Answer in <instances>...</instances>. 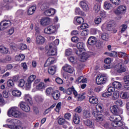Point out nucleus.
Instances as JSON below:
<instances>
[{
    "mask_svg": "<svg viewBox=\"0 0 129 129\" xmlns=\"http://www.w3.org/2000/svg\"><path fill=\"white\" fill-rule=\"evenodd\" d=\"M109 119L112 121L111 123L112 126H114V127H118L123 125V122L120 121L122 119L121 116L119 115L118 114L111 116Z\"/></svg>",
    "mask_w": 129,
    "mask_h": 129,
    "instance_id": "obj_1",
    "label": "nucleus"
},
{
    "mask_svg": "<svg viewBox=\"0 0 129 129\" xmlns=\"http://www.w3.org/2000/svg\"><path fill=\"white\" fill-rule=\"evenodd\" d=\"M9 117H15L16 118H21L22 117V112L19 110V108L17 107H12L8 110L7 113Z\"/></svg>",
    "mask_w": 129,
    "mask_h": 129,
    "instance_id": "obj_2",
    "label": "nucleus"
},
{
    "mask_svg": "<svg viewBox=\"0 0 129 129\" xmlns=\"http://www.w3.org/2000/svg\"><path fill=\"white\" fill-rule=\"evenodd\" d=\"M59 41L58 39H56L53 44L50 43L49 46V50L48 51V53L49 55H50L51 56H54L57 54V49L56 48V46H57V45H59Z\"/></svg>",
    "mask_w": 129,
    "mask_h": 129,
    "instance_id": "obj_3",
    "label": "nucleus"
},
{
    "mask_svg": "<svg viewBox=\"0 0 129 129\" xmlns=\"http://www.w3.org/2000/svg\"><path fill=\"white\" fill-rule=\"evenodd\" d=\"M117 28L116 27H113V24L104 23L102 26V31H108L110 32L112 31L113 33H116L117 32Z\"/></svg>",
    "mask_w": 129,
    "mask_h": 129,
    "instance_id": "obj_4",
    "label": "nucleus"
},
{
    "mask_svg": "<svg viewBox=\"0 0 129 129\" xmlns=\"http://www.w3.org/2000/svg\"><path fill=\"white\" fill-rule=\"evenodd\" d=\"M107 80V75L105 74L99 75L97 76L96 79V82L98 85L100 84H103L105 83V82Z\"/></svg>",
    "mask_w": 129,
    "mask_h": 129,
    "instance_id": "obj_5",
    "label": "nucleus"
},
{
    "mask_svg": "<svg viewBox=\"0 0 129 129\" xmlns=\"http://www.w3.org/2000/svg\"><path fill=\"white\" fill-rule=\"evenodd\" d=\"M59 27H60V25H59L56 26H48L44 29V33L45 34H48L49 35L51 34H55V33H56V31H57V29H58Z\"/></svg>",
    "mask_w": 129,
    "mask_h": 129,
    "instance_id": "obj_6",
    "label": "nucleus"
},
{
    "mask_svg": "<svg viewBox=\"0 0 129 129\" xmlns=\"http://www.w3.org/2000/svg\"><path fill=\"white\" fill-rule=\"evenodd\" d=\"M36 76L32 75L28 77L26 83L25 84V86L26 87L27 90H29L31 89V86H32V83H33V81L36 79Z\"/></svg>",
    "mask_w": 129,
    "mask_h": 129,
    "instance_id": "obj_7",
    "label": "nucleus"
},
{
    "mask_svg": "<svg viewBox=\"0 0 129 129\" xmlns=\"http://www.w3.org/2000/svg\"><path fill=\"white\" fill-rule=\"evenodd\" d=\"M11 21L5 20L0 23V31H4L11 26Z\"/></svg>",
    "mask_w": 129,
    "mask_h": 129,
    "instance_id": "obj_8",
    "label": "nucleus"
},
{
    "mask_svg": "<svg viewBox=\"0 0 129 129\" xmlns=\"http://www.w3.org/2000/svg\"><path fill=\"white\" fill-rule=\"evenodd\" d=\"M125 11H126V7L123 6H120L116 10L114 11V13L115 15H122L125 13Z\"/></svg>",
    "mask_w": 129,
    "mask_h": 129,
    "instance_id": "obj_9",
    "label": "nucleus"
},
{
    "mask_svg": "<svg viewBox=\"0 0 129 129\" xmlns=\"http://www.w3.org/2000/svg\"><path fill=\"white\" fill-rule=\"evenodd\" d=\"M84 46H85V45L83 43L79 42L77 44V48L79 49V50L76 52L77 55H81L82 52L85 51Z\"/></svg>",
    "mask_w": 129,
    "mask_h": 129,
    "instance_id": "obj_10",
    "label": "nucleus"
},
{
    "mask_svg": "<svg viewBox=\"0 0 129 129\" xmlns=\"http://www.w3.org/2000/svg\"><path fill=\"white\" fill-rule=\"evenodd\" d=\"M80 6L84 12H88L89 11V7L88 3L85 0L82 1L80 2Z\"/></svg>",
    "mask_w": 129,
    "mask_h": 129,
    "instance_id": "obj_11",
    "label": "nucleus"
},
{
    "mask_svg": "<svg viewBox=\"0 0 129 129\" xmlns=\"http://www.w3.org/2000/svg\"><path fill=\"white\" fill-rule=\"evenodd\" d=\"M113 91H115V88L114 87H109L108 88V92L103 93L102 94V96L103 97H109V96H111L112 95V94L111 92H113Z\"/></svg>",
    "mask_w": 129,
    "mask_h": 129,
    "instance_id": "obj_12",
    "label": "nucleus"
},
{
    "mask_svg": "<svg viewBox=\"0 0 129 129\" xmlns=\"http://www.w3.org/2000/svg\"><path fill=\"white\" fill-rule=\"evenodd\" d=\"M20 108L25 111V112H29L31 110V108L28 104L25 102H21L20 104Z\"/></svg>",
    "mask_w": 129,
    "mask_h": 129,
    "instance_id": "obj_13",
    "label": "nucleus"
},
{
    "mask_svg": "<svg viewBox=\"0 0 129 129\" xmlns=\"http://www.w3.org/2000/svg\"><path fill=\"white\" fill-rule=\"evenodd\" d=\"M115 68L116 70H117V72H118L119 73L125 72V68H124L123 64H122V63L121 62L117 64L115 66Z\"/></svg>",
    "mask_w": 129,
    "mask_h": 129,
    "instance_id": "obj_14",
    "label": "nucleus"
},
{
    "mask_svg": "<svg viewBox=\"0 0 129 129\" xmlns=\"http://www.w3.org/2000/svg\"><path fill=\"white\" fill-rule=\"evenodd\" d=\"M78 56H80L81 58V61L82 62H84V61H86L87 59L89 57V54L88 52H86V50L84 51H82L80 55H78Z\"/></svg>",
    "mask_w": 129,
    "mask_h": 129,
    "instance_id": "obj_15",
    "label": "nucleus"
},
{
    "mask_svg": "<svg viewBox=\"0 0 129 129\" xmlns=\"http://www.w3.org/2000/svg\"><path fill=\"white\" fill-rule=\"evenodd\" d=\"M74 95L75 98H77L78 100H79V101H82L83 99H85V96H84V93L79 94L77 91H75L74 92Z\"/></svg>",
    "mask_w": 129,
    "mask_h": 129,
    "instance_id": "obj_16",
    "label": "nucleus"
},
{
    "mask_svg": "<svg viewBox=\"0 0 129 129\" xmlns=\"http://www.w3.org/2000/svg\"><path fill=\"white\" fill-rule=\"evenodd\" d=\"M45 37L39 35L37 36L36 38V44L37 45H43L45 43Z\"/></svg>",
    "mask_w": 129,
    "mask_h": 129,
    "instance_id": "obj_17",
    "label": "nucleus"
},
{
    "mask_svg": "<svg viewBox=\"0 0 129 129\" xmlns=\"http://www.w3.org/2000/svg\"><path fill=\"white\" fill-rule=\"evenodd\" d=\"M40 5H41L40 9L41 11H45L49 7V4L47 3V0H42L40 2Z\"/></svg>",
    "mask_w": 129,
    "mask_h": 129,
    "instance_id": "obj_18",
    "label": "nucleus"
},
{
    "mask_svg": "<svg viewBox=\"0 0 129 129\" xmlns=\"http://www.w3.org/2000/svg\"><path fill=\"white\" fill-rule=\"evenodd\" d=\"M50 22H51V19L47 17H44L40 21V23L42 26H48L50 24Z\"/></svg>",
    "mask_w": 129,
    "mask_h": 129,
    "instance_id": "obj_19",
    "label": "nucleus"
},
{
    "mask_svg": "<svg viewBox=\"0 0 129 129\" xmlns=\"http://www.w3.org/2000/svg\"><path fill=\"white\" fill-rule=\"evenodd\" d=\"M96 37L94 36H90L88 40V44L90 46H94L95 45V43H96Z\"/></svg>",
    "mask_w": 129,
    "mask_h": 129,
    "instance_id": "obj_20",
    "label": "nucleus"
},
{
    "mask_svg": "<svg viewBox=\"0 0 129 129\" xmlns=\"http://www.w3.org/2000/svg\"><path fill=\"white\" fill-rule=\"evenodd\" d=\"M110 110L114 115L118 114V107L116 105L112 106L110 108Z\"/></svg>",
    "mask_w": 129,
    "mask_h": 129,
    "instance_id": "obj_21",
    "label": "nucleus"
},
{
    "mask_svg": "<svg viewBox=\"0 0 129 129\" xmlns=\"http://www.w3.org/2000/svg\"><path fill=\"white\" fill-rule=\"evenodd\" d=\"M55 13H56V10L52 8L47 10L44 12L45 15H46V16H53V15H55Z\"/></svg>",
    "mask_w": 129,
    "mask_h": 129,
    "instance_id": "obj_22",
    "label": "nucleus"
},
{
    "mask_svg": "<svg viewBox=\"0 0 129 129\" xmlns=\"http://www.w3.org/2000/svg\"><path fill=\"white\" fill-rule=\"evenodd\" d=\"M56 70H57V67L56 66H53L50 67L48 69V72L49 74L51 75H54L56 73Z\"/></svg>",
    "mask_w": 129,
    "mask_h": 129,
    "instance_id": "obj_23",
    "label": "nucleus"
},
{
    "mask_svg": "<svg viewBox=\"0 0 129 129\" xmlns=\"http://www.w3.org/2000/svg\"><path fill=\"white\" fill-rule=\"evenodd\" d=\"M0 53L2 54H9L10 53V51L9 48L4 46L3 45L0 46Z\"/></svg>",
    "mask_w": 129,
    "mask_h": 129,
    "instance_id": "obj_24",
    "label": "nucleus"
},
{
    "mask_svg": "<svg viewBox=\"0 0 129 129\" xmlns=\"http://www.w3.org/2000/svg\"><path fill=\"white\" fill-rule=\"evenodd\" d=\"M55 62H56L55 58L49 57L46 61L45 65H46V66H49V65H51V64H54Z\"/></svg>",
    "mask_w": 129,
    "mask_h": 129,
    "instance_id": "obj_25",
    "label": "nucleus"
},
{
    "mask_svg": "<svg viewBox=\"0 0 129 129\" xmlns=\"http://www.w3.org/2000/svg\"><path fill=\"white\" fill-rule=\"evenodd\" d=\"M89 101L90 103L93 104H97L98 103V99L95 96H92L89 97Z\"/></svg>",
    "mask_w": 129,
    "mask_h": 129,
    "instance_id": "obj_26",
    "label": "nucleus"
},
{
    "mask_svg": "<svg viewBox=\"0 0 129 129\" xmlns=\"http://www.w3.org/2000/svg\"><path fill=\"white\" fill-rule=\"evenodd\" d=\"M12 94L13 96L15 97H20L21 95H22V92L20 91V90L16 89L13 90L12 92Z\"/></svg>",
    "mask_w": 129,
    "mask_h": 129,
    "instance_id": "obj_27",
    "label": "nucleus"
},
{
    "mask_svg": "<svg viewBox=\"0 0 129 129\" xmlns=\"http://www.w3.org/2000/svg\"><path fill=\"white\" fill-rule=\"evenodd\" d=\"M84 123L85 125L89 126V127H93L94 126V123L92 122V120L90 119H87L84 121Z\"/></svg>",
    "mask_w": 129,
    "mask_h": 129,
    "instance_id": "obj_28",
    "label": "nucleus"
},
{
    "mask_svg": "<svg viewBox=\"0 0 129 129\" xmlns=\"http://www.w3.org/2000/svg\"><path fill=\"white\" fill-rule=\"evenodd\" d=\"M24 99L27 102L30 103V104H33V100H32V97L29 94H26L24 96Z\"/></svg>",
    "mask_w": 129,
    "mask_h": 129,
    "instance_id": "obj_29",
    "label": "nucleus"
},
{
    "mask_svg": "<svg viewBox=\"0 0 129 129\" xmlns=\"http://www.w3.org/2000/svg\"><path fill=\"white\" fill-rule=\"evenodd\" d=\"M104 10L106 11H109V10H111L112 9V5L107 2L104 3L103 6Z\"/></svg>",
    "mask_w": 129,
    "mask_h": 129,
    "instance_id": "obj_30",
    "label": "nucleus"
},
{
    "mask_svg": "<svg viewBox=\"0 0 129 129\" xmlns=\"http://www.w3.org/2000/svg\"><path fill=\"white\" fill-rule=\"evenodd\" d=\"M7 123H12V124H15V123H20L21 121L16 119H8L6 120Z\"/></svg>",
    "mask_w": 129,
    "mask_h": 129,
    "instance_id": "obj_31",
    "label": "nucleus"
},
{
    "mask_svg": "<svg viewBox=\"0 0 129 129\" xmlns=\"http://www.w3.org/2000/svg\"><path fill=\"white\" fill-rule=\"evenodd\" d=\"M35 11H36V6H31L29 8L27 14L29 16H31L35 13Z\"/></svg>",
    "mask_w": 129,
    "mask_h": 129,
    "instance_id": "obj_32",
    "label": "nucleus"
},
{
    "mask_svg": "<svg viewBox=\"0 0 129 129\" xmlns=\"http://www.w3.org/2000/svg\"><path fill=\"white\" fill-rule=\"evenodd\" d=\"M83 115L84 118H89L90 117V112L88 110H84L83 111Z\"/></svg>",
    "mask_w": 129,
    "mask_h": 129,
    "instance_id": "obj_33",
    "label": "nucleus"
},
{
    "mask_svg": "<svg viewBox=\"0 0 129 129\" xmlns=\"http://www.w3.org/2000/svg\"><path fill=\"white\" fill-rule=\"evenodd\" d=\"M120 97L122 99H128L129 98L128 93L125 92H121L120 93Z\"/></svg>",
    "mask_w": 129,
    "mask_h": 129,
    "instance_id": "obj_34",
    "label": "nucleus"
},
{
    "mask_svg": "<svg viewBox=\"0 0 129 129\" xmlns=\"http://www.w3.org/2000/svg\"><path fill=\"white\" fill-rule=\"evenodd\" d=\"M76 82H77V83H85V82H87V79H84L83 76H81L78 78L76 80Z\"/></svg>",
    "mask_w": 129,
    "mask_h": 129,
    "instance_id": "obj_35",
    "label": "nucleus"
},
{
    "mask_svg": "<svg viewBox=\"0 0 129 129\" xmlns=\"http://www.w3.org/2000/svg\"><path fill=\"white\" fill-rule=\"evenodd\" d=\"M12 129H23V126H22V122L20 123H16L15 124H13Z\"/></svg>",
    "mask_w": 129,
    "mask_h": 129,
    "instance_id": "obj_36",
    "label": "nucleus"
},
{
    "mask_svg": "<svg viewBox=\"0 0 129 129\" xmlns=\"http://www.w3.org/2000/svg\"><path fill=\"white\" fill-rule=\"evenodd\" d=\"M112 86L114 87L115 89V88L116 89H120L121 88V84L117 81H115L112 83Z\"/></svg>",
    "mask_w": 129,
    "mask_h": 129,
    "instance_id": "obj_37",
    "label": "nucleus"
},
{
    "mask_svg": "<svg viewBox=\"0 0 129 129\" xmlns=\"http://www.w3.org/2000/svg\"><path fill=\"white\" fill-rule=\"evenodd\" d=\"M46 86H45V84L44 83H40L38 85H37L36 87L37 90H43Z\"/></svg>",
    "mask_w": 129,
    "mask_h": 129,
    "instance_id": "obj_38",
    "label": "nucleus"
},
{
    "mask_svg": "<svg viewBox=\"0 0 129 129\" xmlns=\"http://www.w3.org/2000/svg\"><path fill=\"white\" fill-rule=\"evenodd\" d=\"M101 37L102 39L103 40V41H108L109 39V35L106 33H103L101 35Z\"/></svg>",
    "mask_w": 129,
    "mask_h": 129,
    "instance_id": "obj_39",
    "label": "nucleus"
},
{
    "mask_svg": "<svg viewBox=\"0 0 129 129\" xmlns=\"http://www.w3.org/2000/svg\"><path fill=\"white\" fill-rule=\"evenodd\" d=\"M54 89L52 88V87H48L46 89V93L48 95H50L52 96L54 95Z\"/></svg>",
    "mask_w": 129,
    "mask_h": 129,
    "instance_id": "obj_40",
    "label": "nucleus"
},
{
    "mask_svg": "<svg viewBox=\"0 0 129 129\" xmlns=\"http://www.w3.org/2000/svg\"><path fill=\"white\" fill-rule=\"evenodd\" d=\"M75 13L76 15H80V16H83V17H85L86 15L84 14L82 11L79 8H77L75 10Z\"/></svg>",
    "mask_w": 129,
    "mask_h": 129,
    "instance_id": "obj_41",
    "label": "nucleus"
},
{
    "mask_svg": "<svg viewBox=\"0 0 129 129\" xmlns=\"http://www.w3.org/2000/svg\"><path fill=\"white\" fill-rule=\"evenodd\" d=\"M52 96L54 100H58L59 97H60V93L59 92V91L54 92Z\"/></svg>",
    "mask_w": 129,
    "mask_h": 129,
    "instance_id": "obj_42",
    "label": "nucleus"
},
{
    "mask_svg": "<svg viewBox=\"0 0 129 129\" xmlns=\"http://www.w3.org/2000/svg\"><path fill=\"white\" fill-rule=\"evenodd\" d=\"M65 67H66L65 71L66 72H68L69 73H71V74L73 73V68H72L71 66L68 64H66Z\"/></svg>",
    "mask_w": 129,
    "mask_h": 129,
    "instance_id": "obj_43",
    "label": "nucleus"
},
{
    "mask_svg": "<svg viewBox=\"0 0 129 129\" xmlns=\"http://www.w3.org/2000/svg\"><path fill=\"white\" fill-rule=\"evenodd\" d=\"M100 5L99 4H95L94 6V8H93V11L94 12V13H95L96 14H97V13H98V12H99L100 11Z\"/></svg>",
    "mask_w": 129,
    "mask_h": 129,
    "instance_id": "obj_44",
    "label": "nucleus"
},
{
    "mask_svg": "<svg viewBox=\"0 0 129 129\" xmlns=\"http://www.w3.org/2000/svg\"><path fill=\"white\" fill-rule=\"evenodd\" d=\"M25 79H21L18 81V86L19 87H24L25 86Z\"/></svg>",
    "mask_w": 129,
    "mask_h": 129,
    "instance_id": "obj_45",
    "label": "nucleus"
},
{
    "mask_svg": "<svg viewBox=\"0 0 129 129\" xmlns=\"http://www.w3.org/2000/svg\"><path fill=\"white\" fill-rule=\"evenodd\" d=\"M75 20H76L77 23L80 25H81L84 23V19L81 17H77L75 18Z\"/></svg>",
    "mask_w": 129,
    "mask_h": 129,
    "instance_id": "obj_46",
    "label": "nucleus"
},
{
    "mask_svg": "<svg viewBox=\"0 0 129 129\" xmlns=\"http://www.w3.org/2000/svg\"><path fill=\"white\" fill-rule=\"evenodd\" d=\"M75 91H76V90H75V89H74V87H72V88H69L67 89L66 93L69 95H70V94H72V92H73V94H74Z\"/></svg>",
    "mask_w": 129,
    "mask_h": 129,
    "instance_id": "obj_47",
    "label": "nucleus"
},
{
    "mask_svg": "<svg viewBox=\"0 0 129 129\" xmlns=\"http://www.w3.org/2000/svg\"><path fill=\"white\" fill-rule=\"evenodd\" d=\"M74 122L76 124H78L79 122H80V118H79V116L77 114H75L74 116Z\"/></svg>",
    "mask_w": 129,
    "mask_h": 129,
    "instance_id": "obj_48",
    "label": "nucleus"
},
{
    "mask_svg": "<svg viewBox=\"0 0 129 129\" xmlns=\"http://www.w3.org/2000/svg\"><path fill=\"white\" fill-rule=\"evenodd\" d=\"M104 118V116H103L101 113H98L97 116L96 117V121H102Z\"/></svg>",
    "mask_w": 129,
    "mask_h": 129,
    "instance_id": "obj_49",
    "label": "nucleus"
},
{
    "mask_svg": "<svg viewBox=\"0 0 129 129\" xmlns=\"http://www.w3.org/2000/svg\"><path fill=\"white\" fill-rule=\"evenodd\" d=\"M16 59L17 61H23V60L25 59V55H24V54H20L16 56Z\"/></svg>",
    "mask_w": 129,
    "mask_h": 129,
    "instance_id": "obj_50",
    "label": "nucleus"
},
{
    "mask_svg": "<svg viewBox=\"0 0 129 129\" xmlns=\"http://www.w3.org/2000/svg\"><path fill=\"white\" fill-rule=\"evenodd\" d=\"M34 98L37 101H43V100H44V97H43V96L42 95H36L34 97Z\"/></svg>",
    "mask_w": 129,
    "mask_h": 129,
    "instance_id": "obj_51",
    "label": "nucleus"
},
{
    "mask_svg": "<svg viewBox=\"0 0 129 129\" xmlns=\"http://www.w3.org/2000/svg\"><path fill=\"white\" fill-rule=\"evenodd\" d=\"M11 69H13V65L8 64L6 66L4 72H2V73H5V72L8 71V70H11Z\"/></svg>",
    "mask_w": 129,
    "mask_h": 129,
    "instance_id": "obj_52",
    "label": "nucleus"
},
{
    "mask_svg": "<svg viewBox=\"0 0 129 129\" xmlns=\"http://www.w3.org/2000/svg\"><path fill=\"white\" fill-rule=\"evenodd\" d=\"M7 85L8 87H14L15 86V84H14V81L13 80H8L7 82Z\"/></svg>",
    "mask_w": 129,
    "mask_h": 129,
    "instance_id": "obj_53",
    "label": "nucleus"
},
{
    "mask_svg": "<svg viewBox=\"0 0 129 129\" xmlns=\"http://www.w3.org/2000/svg\"><path fill=\"white\" fill-rule=\"evenodd\" d=\"M120 33H124L125 30L127 29V25L125 24H122L120 26Z\"/></svg>",
    "mask_w": 129,
    "mask_h": 129,
    "instance_id": "obj_54",
    "label": "nucleus"
},
{
    "mask_svg": "<svg viewBox=\"0 0 129 129\" xmlns=\"http://www.w3.org/2000/svg\"><path fill=\"white\" fill-rule=\"evenodd\" d=\"M96 109L98 112H101L102 111V105L100 104H97L96 105Z\"/></svg>",
    "mask_w": 129,
    "mask_h": 129,
    "instance_id": "obj_55",
    "label": "nucleus"
},
{
    "mask_svg": "<svg viewBox=\"0 0 129 129\" xmlns=\"http://www.w3.org/2000/svg\"><path fill=\"white\" fill-rule=\"evenodd\" d=\"M119 93L118 91H116L113 93V99L116 100L119 97Z\"/></svg>",
    "mask_w": 129,
    "mask_h": 129,
    "instance_id": "obj_56",
    "label": "nucleus"
},
{
    "mask_svg": "<svg viewBox=\"0 0 129 129\" xmlns=\"http://www.w3.org/2000/svg\"><path fill=\"white\" fill-rule=\"evenodd\" d=\"M18 48L19 49H20V50H22V51L24 50H26V49L27 48V45L21 43L19 44Z\"/></svg>",
    "mask_w": 129,
    "mask_h": 129,
    "instance_id": "obj_57",
    "label": "nucleus"
},
{
    "mask_svg": "<svg viewBox=\"0 0 129 129\" xmlns=\"http://www.w3.org/2000/svg\"><path fill=\"white\" fill-rule=\"evenodd\" d=\"M58 123L60 125H63L65 124V119L63 118H60L58 120Z\"/></svg>",
    "mask_w": 129,
    "mask_h": 129,
    "instance_id": "obj_58",
    "label": "nucleus"
},
{
    "mask_svg": "<svg viewBox=\"0 0 129 129\" xmlns=\"http://www.w3.org/2000/svg\"><path fill=\"white\" fill-rule=\"evenodd\" d=\"M95 45H96L97 48H100L102 45V41L97 40Z\"/></svg>",
    "mask_w": 129,
    "mask_h": 129,
    "instance_id": "obj_59",
    "label": "nucleus"
},
{
    "mask_svg": "<svg viewBox=\"0 0 129 129\" xmlns=\"http://www.w3.org/2000/svg\"><path fill=\"white\" fill-rule=\"evenodd\" d=\"M24 14H25V11H24L22 10H19L17 11L16 15V16H23V15H24Z\"/></svg>",
    "mask_w": 129,
    "mask_h": 129,
    "instance_id": "obj_60",
    "label": "nucleus"
},
{
    "mask_svg": "<svg viewBox=\"0 0 129 129\" xmlns=\"http://www.w3.org/2000/svg\"><path fill=\"white\" fill-rule=\"evenodd\" d=\"M94 23L96 25H99L101 23V18L100 17L95 18Z\"/></svg>",
    "mask_w": 129,
    "mask_h": 129,
    "instance_id": "obj_61",
    "label": "nucleus"
},
{
    "mask_svg": "<svg viewBox=\"0 0 129 129\" xmlns=\"http://www.w3.org/2000/svg\"><path fill=\"white\" fill-rule=\"evenodd\" d=\"M10 93H9V92H7L6 91H4L3 92V95L4 97H5V98H8V97H10Z\"/></svg>",
    "mask_w": 129,
    "mask_h": 129,
    "instance_id": "obj_62",
    "label": "nucleus"
},
{
    "mask_svg": "<svg viewBox=\"0 0 129 129\" xmlns=\"http://www.w3.org/2000/svg\"><path fill=\"white\" fill-rule=\"evenodd\" d=\"M70 55H72V49H68L66 50V56H70Z\"/></svg>",
    "mask_w": 129,
    "mask_h": 129,
    "instance_id": "obj_63",
    "label": "nucleus"
},
{
    "mask_svg": "<svg viewBox=\"0 0 129 129\" xmlns=\"http://www.w3.org/2000/svg\"><path fill=\"white\" fill-rule=\"evenodd\" d=\"M124 82L125 84H128L129 83V75L125 76L123 78Z\"/></svg>",
    "mask_w": 129,
    "mask_h": 129,
    "instance_id": "obj_64",
    "label": "nucleus"
}]
</instances>
